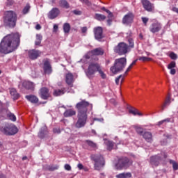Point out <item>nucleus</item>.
Masks as SVG:
<instances>
[{"mask_svg": "<svg viewBox=\"0 0 178 178\" xmlns=\"http://www.w3.org/2000/svg\"><path fill=\"white\" fill-rule=\"evenodd\" d=\"M20 45V35L18 33H12L4 37L0 43L1 54H10Z\"/></svg>", "mask_w": 178, "mask_h": 178, "instance_id": "f257e3e1", "label": "nucleus"}, {"mask_svg": "<svg viewBox=\"0 0 178 178\" xmlns=\"http://www.w3.org/2000/svg\"><path fill=\"white\" fill-rule=\"evenodd\" d=\"M89 105L90 104L85 101H82L76 104L78 109V120L75 126L78 129L84 127L87 123V106Z\"/></svg>", "mask_w": 178, "mask_h": 178, "instance_id": "f03ea898", "label": "nucleus"}, {"mask_svg": "<svg viewBox=\"0 0 178 178\" xmlns=\"http://www.w3.org/2000/svg\"><path fill=\"white\" fill-rule=\"evenodd\" d=\"M97 72H99L102 79H106V74L104 73V71H102V69L101 68V65L97 63H91L88 68V70L86 72V76L89 79H92L94 77V74L97 73Z\"/></svg>", "mask_w": 178, "mask_h": 178, "instance_id": "7ed1b4c3", "label": "nucleus"}, {"mask_svg": "<svg viewBox=\"0 0 178 178\" xmlns=\"http://www.w3.org/2000/svg\"><path fill=\"white\" fill-rule=\"evenodd\" d=\"M127 63V60L126 58L115 59L114 65L110 68L111 73H113V74H118V73L122 72V70L126 67Z\"/></svg>", "mask_w": 178, "mask_h": 178, "instance_id": "20e7f679", "label": "nucleus"}, {"mask_svg": "<svg viewBox=\"0 0 178 178\" xmlns=\"http://www.w3.org/2000/svg\"><path fill=\"white\" fill-rule=\"evenodd\" d=\"M18 129L13 124H5L0 128V132L6 136H13L17 133Z\"/></svg>", "mask_w": 178, "mask_h": 178, "instance_id": "39448f33", "label": "nucleus"}, {"mask_svg": "<svg viewBox=\"0 0 178 178\" xmlns=\"http://www.w3.org/2000/svg\"><path fill=\"white\" fill-rule=\"evenodd\" d=\"M17 16L13 11L6 12V17L4 18V23L10 27H15L16 24Z\"/></svg>", "mask_w": 178, "mask_h": 178, "instance_id": "423d86ee", "label": "nucleus"}, {"mask_svg": "<svg viewBox=\"0 0 178 178\" xmlns=\"http://www.w3.org/2000/svg\"><path fill=\"white\" fill-rule=\"evenodd\" d=\"M133 162L127 157L121 158L118 160V163H115V168L118 170L123 169V168H129Z\"/></svg>", "mask_w": 178, "mask_h": 178, "instance_id": "0eeeda50", "label": "nucleus"}, {"mask_svg": "<svg viewBox=\"0 0 178 178\" xmlns=\"http://www.w3.org/2000/svg\"><path fill=\"white\" fill-rule=\"evenodd\" d=\"M129 51V46L124 42H120L114 48V52H116L118 55H125Z\"/></svg>", "mask_w": 178, "mask_h": 178, "instance_id": "6e6552de", "label": "nucleus"}, {"mask_svg": "<svg viewBox=\"0 0 178 178\" xmlns=\"http://www.w3.org/2000/svg\"><path fill=\"white\" fill-rule=\"evenodd\" d=\"M91 159L95 161V168L96 170H99L105 165V161L102 156L92 155Z\"/></svg>", "mask_w": 178, "mask_h": 178, "instance_id": "1a4fd4ad", "label": "nucleus"}, {"mask_svg": "<svg viewBox=\"0 0 178 178\" xmlns=\"http://www.w3.org/2000/svg\"><path fill=\"white\" fill-rule=\"evenodd\" d=\"M167 157L168 156H166V154H164L163 156L161 155L153 156L150 158V163L153 167L159 166V165L162 163V161H163V159H166Z\"/></svg>", "mask_w": 178, "mask_h": 178, "instance_id": "9d476101", "label": "nucleus"}, {"mask_svg": "<svg viewBox=\"0 0 178 178\" xmlns=\"http://www.w3.org/2000/svg\"><path fill=\"white\" fill-rule=\"evenodd\" d=\"M161 30H162V24L159 22H153L149 26V31L154 34L155 33H159Z\"/></svg>", "mask_w": 178, "mask_h": 178, "instance_id": "9b49d317", "label": "nucleus"}, {"mask_svg": "<svg viewBox=\"0 0 178 178\" xmlns=\"http://www.w3.org/2000/svg\"><path fill=\"white\" fill-rule=\"evenodd\" d=\"M39 95L42 99H48L51 97V93H49V90L46 87H43L40 90Z\"/></svg>", "mask_w": 178, "mask_h": 178, "instance_id": "f8f14e48", "label": "nucleus"}, {"mask_svg": "<svg viewBox=\"0 0 178 178\" xmlns=\"http://www.w3.org/2000/svg\"><path fill=\"white\" fill-rule=\"evenodd\" d=\"M104 49L102 48H97L93 50H92L90 52H89L86 56V58L87 59H90V55H95L96 56H98L99 55H102L104 54Z\"/></svg>", "mask_w": 178, "mask_h": 178, "instance_id": "ddd939ff", "label": "nucleus"}, {"mask_svg": "<svg viewBox=\"0 0 178 178\" xmlns=\"http://www.w3.org/2000/svg\"><path fill=\"white\" fill-rule=\"evenodd\" d=\"M144 9L147 12H152L154 10V4L151 3L148 0H142Z\"/></svg>", "mask_w": 178, "mask_h": 178, "instance_id": "4468645a", "label": "nucleus"}, {"mask_svg": "<svg viewBox=\"0 0 178 178\" xmlns=\"http://www.w3.org/2000/svg\"><path fill=\"white\" fill-rule=\"evenodd\" d=\"M133 19H134V15L131 13H129L123 17L122 23L124 24H129V23L133 22Z\"/></svg>", "mask_w": 178, "mask_h": 178, "instance_id": "2eb2a0df", "label": "nucleus"}, {"mask_svg": "<svg viewBox=\"0 0 178 178\" xmlns=\"http://www.w3.org/2000/svg\"><path fill=\"white\" fill-rule=\"evenodd\" d=\"M60 14V11L57 8H54L49 13L48 17L51 19H56Z\"/></svg>", "mask_w": 178, "mask_h": 178, "instance_id": "dca6fc26", "label": "nucleus"}, {"mask_svg": "<svg viewBox=\"0 0 178 178\" xmlns=\"http://www.w3.org/2000/svg\"><path fill=\"white\" fill-rule=\"evenodd\" d=\"M28 55L30 59L34 60V59H37V58H38V56L41 55V52L38 50L32 49L29 51Z\"/></svg>", "mask_w": 178, "mask_h": 178, "instance_id": "f3484780", "label": "nucleus"}, {"mask_svg": "<svg viewBox=\"0 0 178 178\" xmlns=\"http://www.w3.org/2000/svg\"><path fill=\"white\" fill-rule=\"evenodd\" d=\"M128 111L129 113H131L132 115H134V116H144V114H143V113L140 112L137 108L133 106H128Z\"/></svg>", "mask_w": 178, "mask_h": 178, "instance_id": "a211bd4d", "label": "nucleus"}, {"mask_svg": "<svg viewBox=\"0 0 178 178\" xmlns=\"http://www.w3.org/2000/svg\"><path fill=\"white\" fill-rule=\"evenodd\" d=\"M95 37L96 40H101L103 37L102 28L100 26L94 29Z\"/></svg>", "mask_w": 178, "mask_h": 178, "instance_id": "6ab92c4d", "label": "nucleus"}, {"mask_svg": "<svg viewBox=\"0 0 178 178\" xmlns=\"http://www.w3.org/2000/svg\"><path fill=\"white\" fill-rule=\"evenodd\" d=\"M44 73H47V74L52 73V68H51V64H49V61L48 60H46L44 63Z\"/></svg>", "mask_w": 178, "mask_h": 178, "instance_id": "aec40b11", "label": "nucleus"}, {"mask_svg": "<svg viewBox=\"0 0 178 178\" xmlns=\"http://www.w3.org/2000/svg\"><path fill=\"white\" fill-rule=\"evenodd\" d=\"M65 81L68 86H72L73 84V81H74V78L73 77V74L67 73L65 75Z\"/></svg>", "mask_w": 178, "mask_h": 178, "instance_id": "412c9836", "label": "nucleus"}, {"mask_svg": "<svg viewBox=\"0 0 178 178\" xmlns=\"http://www.w3.org/2000/svg\"><path fill=\"white\" fill-rule=\"evenodd\" d=\"M23 86L25 88H27V90H34V87H35L34 83L29 81H24Z\"/></svg>", "mask_w": 178, "mask_h": 178, "instance_id": "4be33fe9", "label": "nucleus"}, {"mask_svg": "<svg viewBox=\"0 0 178 178\" xmlns=\"http://www.w3.org/2000/svg\"><path fill=\"white\" fill-rule=\"evenodd\" d=\"M143 136L147 143H152V134L151 132H145Z\"/></svg>", "mask_w": 178, "mask_h": 178, "instance_id": "5701e85b", "label": "nucleus"}, {"mask_svg": "<svg viewBox=\"0 0 178 178\" xmlns=\"http://www.w3.org/2000/svg\"><path fill=\"white\" fill-rule=\"evenodd\" d=\"M26 98L28 99V101H29V102H31L32 104H37V102H38V98L35 95H26Z\"/></svg>", "mask_w": 178, "mask_h": 178, "instance_id": "b1692460", "label": "nucleus"}, {"mask_svg": "<svg viewBox=\"0 0 178 178\" xmlns=\"http://www.w3.org/2000/svg\"><path fill=\"white\" fill-rule=\"evenodd\" d=\"M170 105V95H168V96L165 99V102L161 106V111H163L164 109L166 108L167 106H169Z\"/></svg>", "mask_w": 178, "mask_h": 178, "instance_id": "393cba45", "label": "nucleus"}, {"mask_svg": "<svg viewBox=\"0 0 178 178\" xmlns=\"http://www.w3.org/2000/svg\"><path fill=\"white\" fill-rule=\"evenodd\" d=\"M104 144L106 145L108 151H112V149H113V146L115 145L113 142L108 140V139H104Z\"/></svg>", "mask_w": 178, "mask_h": 178, "instance_id": "a878e982", "label": "nucleus"}, {"mask_svg": "<svg viewBox=\"0 0 178 178\" xmlns=\"http://www.w3.org/2000/svg\"><path fill=\"white\" fill-rule=\"evenodd\" d=\"M74 115H76V111L74 110H67L65 113H64V116L65 118H69L70 116H74Z\"/></svg>", "mask_w": 178, "mask_h": 178, "instance_id": "bb28decb", "label": "nucleus"}, {"mask_svg": "<svg viewBox=\"0 0 178 178\" xmlns=\"http://www.w3.org/2000/svg\"><path fill=\"white\" fill-rule=\"evenodd\" d=\"M10 95H12V97H13L14 99H17L19 97V93H17V92L16 91V89L15 88L10 89Z\"/></svg>", "mask_w": 178, "mask_h": 178, "instance_id": "cd10ccee", "label": "nucleus"}, {"mask_svg": "<svg viewBox=\"0 0 178 178\" xmlns=\"http://www.w3.org/2000/svg\"><path fill=\"white\" fill-rule=\"evenodd\" d=\"M60 6H61V8H65V9H69V8H70V6H69V3H67V1H66L65 0H61L60 1Z\"/></svg>", "mask_w": 178, "mask_h": 178, "instance_id": "c85d7f7f", "label": "nucleus"}, {"mask_svg": "<svg viewBox=\"0 0 178 178\" xmlns=\"http://www.w3.org/2000/svg\"><path fill=\"white\" fill-rule=\"evenodd\" d=\"M41 41H42V35L41 34H37L35 44L40 45L41 44Z\"/></svg>", "mask_w": 178, "mask_h": 178, "instance_id": "c756f323", "label": "nucleus"}, {"mask_svg": "<svg viewBox=\"0 0 178 178\" xmlns=\"http://www.w3.org/2000/svg\"><path fill=\"white\" fill-rule=\"evenodd\" d=\"M7 118L10 120H12L13 122H16V115H15V114L8 112L7 113Z\"/></svg>", "mask_w": 178, "mask_h": 178, "instance_id": "7c9ffc66", "label": "nucleus"}, {"mask_svg": "<svg viewBox=\"0 0 178 178\" xmlns=\"http://www.w3.org/2000/svg\"><path fill=\"white\" fill-rule=\"evenodd\" d=\"M65 94V90H56L54 92V97H59V95H63Z\"/></svg>", "mask_w": 178, "mask_h": 178, "instance_id": "2f4dec72", "label": "nucleus"}, {"mask_svg": "<svg viewBox=\"0 0 178 178\" xmlns=\"http://www.w3.org/2000/svg\"><path fill=\"white\" fill-rule=\"evenodd\" d=\"M95 17L97 20H99V22H102V20H105V19H106V17L105 15L101 14H96Z\"/></svg>", "mask_w": 178, "mask_h": 178, "instance_id": "473e14b6", "label": "nucleus"}, {"mask_svg": "<svg viewBox=\"0 0 178 178\" xmlns=\"http://www.w3.org/2000/svg\"><path fill=\"white\" fill-rule=\"evenodd\" d=\"M63 31L64 33H69V31H70V24L69 23H65L63 24Z\"/></svg>", "mask_w": 178, "mask_h": 178, "instance_id": "72a5a7b5", "label": "nucleus"}, {"mask_svg": "<svg viewBox=\"0 0 178 178\" xmlns=\"http://www.w3.org/2000/svg\"><path fill=\"white\" fill-rule=\"evenodd\" d=\"M134 129L138 134H143V131H144V129H143V127L140 125L134 126Z\"/></svg>", "mask_w": 178, "mask_h": 178, "instance_id": "f704fd0d", "label": "nucleus"}, {"mask_svg": "<svg viewBox=\"0 0 178 178\" xmlns=\"http://www.w3.org/2000/svg\"><path fill=\"white\" fill-rule=\"evenodd\" d=\"M30 4H26V6L22 10L23 15H27L30 12Z\"/></svg>", "mask_w": 178, "mask_h": 178, "instance_id": "c9c22d12", "label": "nucleus"}, {"mask_svg": "<svg viewBox=\"0 0 178 178\" xmlns=\"http://www.w3.org/2000/svg\"><path fill=\"white\" fill-rule=\"evenodd\" d=\"M170 163L172 165L174 170H178V163L174 160H170Z\"/></svg>", "mask_w": 178, "mask_h": 178, "instance_id": "e433bc0d", "label": "nucleus"}, {"mask_svg": "<svg viewBox=\"0 0 178 178\" xmlns=\"http://www.w3.org/2000/svg\"><path fill=\"white\" fill-rule=\"evenodd\" d=\"M140 60H141V62H149L151 60H152V58H149V57H145V56H140L138 58Z\"/></svg>", "mask_w": 178, "mask_h": 178, "instance_id": "4c0bfd02", "label": "nucleus"}, {"mask_svg": "<svg viewBox=\"0 0 178 178\" xmlns=\"http://www.w3.org/2000/svg\"><path fill=\"white\" fill-rule=\"evenodd\" d=\"M124 80V75H120L118 78L115 79V83L117 85H119V81H121V83H123Z\"/></svg>", "mask_w": 178, "mask_h": 178, "instance_id": "58836bf2", "label": "nucleus"}, {"mask_svg": "<svg viewBox=\"0 0 178 178\" xmlns=\"http://www.w3.org/2000/svg\"><path fill=\"white\" fill-rule=\"evenodd\" d=\"M86 144H87L89 147H90V148H93V149L97 148V144H95V143H93L92 141L86 140Z\"/></svg>", "mask_w": 178, "mask_h": 178, "instance_id": "ea45409f", "label": "nucleus"}, {"mask_svg": "<svg viewBox=\"0 0 178 178\" xmlns=\"http://www.w3.org/2000/svg\"><path fill=\"white\" fill-rule=\"evenodd\" d=\"M137 62V60H135L132 62V63L128 67V68L127 69L126 72H125V74L128 73V72H130V69H131V67H133V66H134V65H136Z\"/></svg>", "mask_w": 178, "mask_h": 178, "instance_id": "a19ab883", "label": "nucleus"}, {"mask_svg": "<svg viewBox=\"0 0 178 178\" xmlns=\"http://www.w3.org/2000/svg\"><path fill=\"white\" fill-rule=\"evenodd\" d=\"M137 62V60H135L132 62V63L128 67V68L127 69L126 72H125V74L128 73V72H130V69H131V67H133V66H134V65H136Z\"/></svg>", "mask_w": 178, "mask_h": 178, "instance_id": "79ce46f5", "label": "nucleus"}, {"mask_svg": "<svg viewBox=\"0 0 178 178\" xmlns=\"http://www.w3.org/2000/svg\"><path fill=\"white\" fill-rule=\"evenodd\" d=\"M176 67V62L172 61L170 63L168 64V69H175Z\"/></svg>", "mask_w": 178, "mask_h": 178, "instance_id": "37998d69", "label": "nucleus"}, {"mask_svg": "<svg viewBox=\"0 0 178 178\" xmlns=\"http://www.w3.org/2000/svg\"><path fill=\"white\" fill-rule=\"evenodd\" d=\"M128 42H129V46H128L129 47V49H130V48H134V42L133 41V39L129 38L128 40Z\"/></svg>", "mask_w": 178, "mask_h": 178, "instance_id": "c03bdc74", "label": "nucleus"}, {"mask_svg": "<svg viewBox=\"0 0 178 178\" xmlns=\"http://www.w3.org/2000/svg\"><path fill=\"white\" fill-rule=\"evenodd\" d=\"M166 122L168 123V122H170V118H167L165 120H163L159 122L157 124H158V126H161V124H163V123H165Z\"/></svg>", "mask_w": 178, "mask_h": 178, "instance_id": "a18cd8bd", "label": "nucleus"}, {"mask_svg": "<svg viewBox=\"0 0 178 178\" xmlns=\"http://www.w3.org/2000/svg\"><path fill=\"white\" fill-rule=\"evenodd\" d=\"M170 58H171V59H173L174 60H176V59H177V55L175 53H171L170 54Z\"/></svg>", "mask_w": 178, "mask_h": 178, "instance_id": "49530a36", "label": "nucleus"}, {"mask_svg": "<svg viewBox=\"0 0 178 178\" xmlns=\"http://www.w3.org/2000/svg\"><path fill=\"white\" fill-rule=\"evenodd\" d=\"M102 10H105V12H106V13L108 14V17H112V16H113V15L112 14V13H111V11H109V10H106L105 8V7L102 8Z\"/></svg>", "mask_w": 178, "mask_h": 178, "instance_id": "de8ad7c7", "label": "nucleus"}, {"mask_svg": "<svg viewBox=\"0 0 178 178\" xmlns=\"http://www.w3.org/2000/svg\"><path fill=\"white\" fill-rule=\"evenodd\" d=\"M124 178H130L131 177V173L130 172H123Z\"/></svg>", "mask_w": 178, "mask_h": 178, "instance_id": "09e8293b", "label": "nucleus"}, {"mask_svg": "<svg viewBox=\"0 0 178 178\" xmlns=\"http://www.w3.org/2000/svg\"><path fill=\"white\" fill-rule=\"evenodd\" d=\"M148 18L147 17H142V21L143 22L144 24L147 26V23H148Z\"/></svg>", "mask_w": 178, "mask_h": 178, "instance_id": "8fccbe9b", "label": "nucleus"}, {"mask_svg": "<svg viewBox=\"0 0 178 178\" xmlns=\"http://www.w3.org/2000/svg\"><path fill=\"white\" fill-rule=\"evenodd\" d=\"M65 170H72V167L69 164H65Z\"/></svg>", "mask_w": 178, "mask_h": 178, "instance_id": "3c124183", "label": "nucleus"}, {"mask_svg": "<svg viewBox=\"0 0 178 178\" xmlns=\"http://www.w3.org/2000/svg\"><path fill=\"white\" fill-rule=\"evenodd\" d=\"M170 74H172V76L176 74V69L172 68V69H170Z\"/></svg>", "mask_w": 178, "mask_h": 178, "instance_id": "603ef678", "label": "nucleus"}, {"mask_svg": "<svg viewBox=\"0 0 178 178\" xmlns=\"http://www.w3.org/2000/svg\"><path fill=\"white\" fill-rule=\"evenodd\" d=\"M54 133H57L58 134H59V133H60V129H58V128H54L53 129Z\"/></svg>", "mask_w": 178, "mask_h": 178, "instance_id": "864d4df0", "label": "nucleus"}, {"mask_svg": "<svg viewBox=\"0 0 178 178\" xmlns=\"http://www.w3.org/2000/svg\"><path fill=\"white\" fill-rule=\"evenodd\" d=\"M77 168L79 169V170H81L83 169V168H84V166L83 165V164L79 163L77 165Z\"/></svg>", "mask_w": 178, "mask_h": 178, "instance_id": "5fc2aeb1", "label": "nucleus"}, {"mask_svg": "<svg viewBox=\"0 0 178 178\" xmlns=\"http://www.w3.org/2000/svg\"><path fill=\"white\" fill-rule=\"evenodd\" d=\"M82 33H87V27L84 26L81 28Z\"/></svg>", "mask_w": 178, "mask_h": 178, "instance_id": "6e6d98bb", "label": "nucleus"}, {"mask_svg": "<svg viewBox=\"0 0 178 178\" xmlns=\"http://www.w3.org/2000/svg\"><path fill=\"white\" fill-rule=\"evenodd\" d=\"M117 178H124L123 173H120L116 175Z\"/></svg>", "mask_w": 178, "mask_h": 178, "instance_id": "4d7b16f0", "label": "nucleus"}, {"mask_svg": "<svg viewBox=\"0 0 178 178\" xmlns=\"http://www.w3.org/2000/svg\"><path fill=\"white\" fill-rule=\"evenodd\" d=\"M58 31V25L54 24V31Z\"/></svg>", "mask_w": 178, "mask_h": 178, "instance_id": "13d9d810", "label": "nucleus"}, {"mask_svg": "<svg viewBox=\"0 0 178 178\" xmlns=\"http://www.w3.org/2000/svg\"><path fill=\"white\" fill-rule=\"evenodd\" d=\"M74 15H81V12L77 11V10H74Z\"/></svg>", "mask_w": 178, "mask_h": 178, "instance_id": "bf43d9fd", "label": "nucleus"}, {"mask_svg": "<svg viewBox=\"0 0 178 178\" xmlns=\"http://www.w3.org/2000/svg\"><path fill=\"white\" fill-rule=\"evenodd\" d=\"M35 29L36 30H41V26L40 24H37Z\"/></svg>", "mask_w": 178, "mask_h": 178, "instance_id": "052dcab7", "label": "nucleus"}, {"mask_svg": "<svg viewBox=\"0 0 178 178\" xmlns=\"http://www.w3.org/2000/svg\"><path fill=\"white\" fill-rule=\"evenodd\" d=\"M94 120H97L98 122H104V119L101 118H94Z\"/></svg>", "mask_w": 178, "mask_h": 178, "instance_id": "680f3d73", "label": "nucleus"}, {"mask_svg": "<svg viewBox=\"0 0 178 178\" xmlns=\"http://www.w3.org/2000/svg\"><path fill=\"white\" fill-rule=\"evenodd\" d=\"M107 23H108V26H111V24H112V19H108Z\"/></svg>", "mask_w": 178, "mask_h": 178, "instance_id": "e2e57ef3", "label": "nucleus"}, {"mask_svg": "<svg viewBox=\"0 0 178 178\" xmlns=\"http://www.w3.org/2000/svg\"><path fill=\"white\" fill-rule=\"evenodd\" d=\"M2 106H3L2 102H0V112L2 111Z\"/></svg>", "mask_w": 178, "mask_h": 178, "instance_id": "0e129e2a", "label": "nucleus"}, {"mask_svg": "<svg viewBox=\"0 0 178 178\" xmlns=\"http://www.w3.org/2000/svg\"><path fill=\"white\" fill-rule=\"evenodd\" d=\"M109 63H111V60H106V65H109Z\"/></svg>", "mask_w": 178, "mask_h": 178, "instance_id": "69168bd1", "label": "nucleus"}, {"mask_svg": "<svg viewBox=\"0 0 178 178\" xmlns=\"http://www.w3.org/2000/svg\"><path fill=\"white\" fill-rule=\"evenodd\" d=\"M44 132H42V131H40V133L39 134V137H42V136H41V134H42Z\"/></svg>", "mask_w": 178, "mask_h": 178, "instance_id": "338daca9", "label": "nucleus"}, {"mask_svg": "<svg viewBox=\"0 0 178 178\" xmlns=\"http://www.w3.org/2000/svg\"><path fill=\"white\" fill-rule=\"evenodd\" d=\"M0 178H3V175L0 174Z\"/></svg>", "mask_w": 178, "mask_h": 178, "instance_id": "774afa93", "label": "nucleus"}]
</instances>
